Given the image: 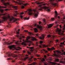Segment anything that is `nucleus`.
<instances>
[{
    "label": "nucleus",
    "instance_id": "nucleus-1",
    "mask_svg": "<svg viewBox=\"0 0 65 65\" xmlns=\"http://www.w3.org/2000/svg\"><path fill=\"white\" fill-rule=\"evenodd\" d=\"M46 5V4H44L42 5H39L36 9L33 10L34 13L32 12V10L31 9H28L29 14L30 15L33 14L35 17V18H37V17H38V14H39V10H41L43 9V8L41 7L42 5Z\"/></svg>",
    "mask_w": 65,
    "mask_h": 65
},
{
    "label": "nucleus",
    "instance_id": "nucleus-2",
    "mask_svg": "<svg viewBox=\"0 0 65 65\" xmlns=\"http://www.w3.org/2000/svg\"><path fill=\"white\" fill-rule=\"evenodd\" d=\"M30 37L28 36L27 37V38H26V40L24 42H22V40H20L19 41H18L17 42H15L16 44H22L23 45H26V42H29V41H28V39H30Z\"/></svg>",
    "mask_w": 65,
    "mask_h": 65
},
{
    "label": "nucleus",
    "instance_id": "nucleus-3",
    "mask_svg": "<svg viewBox=\"0 0 65 65\" xmlns=\"http://www.w3.org/2000/svg\"><path fill=\"white\" fill-rule=\"evenodd\" d=\"M16 45H11L8 47V48H9L10 50H11L12 48H14L16 50H17V51H19L20 50V49H21V48L19 46H18L17 47V48L18 49H17L16 48Z\"/></svg>",
    "mask_w": 65,
    "mask_h": 65
},
{
    "label": "nucleus",
    "instance_id": "nucleus-4",
    "mask_svg": "<svg viewBox=\"0 0 65 65\" xmlns=\"http://www.w3.org/2000/svg\"><path fill=\"white\" fill-rule=\"evenodd\" d=\"M3 20H2V22H4L5 21H6L7 19L10 20V21H11L12 20V19L10 18V17L8 15L7 17L4 16L2 18Z\"/></svg>",
    "mask_w": 65,
    "mask_h": 65
},
{
    "label": "nucleus",
    "instance_id": "nucleus-5",
    "mask_svg": "<svg viewBox=\"0 0 65 65\" xmlns=\"http://www.w3.org/2000/svg\"><path fill=\"white\" fill-rule=\"evenodd\" d=\"M54 52L55 53H57V55L56 54H54L53 55V57H58L59 55H61L62 54V53L60 52V51L58 50L56 51H55Z\"/></svg>",
    "mask_w": 65,
    "mask_h": 65
},
{
    "label": "nucleus",
    "instance_id": "nucleus-6",
    "mask_svg": "<svg viewBox=\"0 0 65 65\" xmlns=\"http://www.w3.org/2000/svg\"><path fill=\"white\" fill-rule=\"evenodd\" d=\"M6 54L7 55L8 57H11V56H12L14 58L17 57V55H13V54L11 53L10 52H6Z\"/></svg>",
    "mask_w": 65,
    "mask_h": 65
},
{
    "label": "nucleus",
    "instance_id": "nucleus-7",
    "mask_svg": "<svg viewBox=\"0 0 65 65\" xmlns=\"http://www.w3.org/2000/svg\"><path fill=\"white\" fill-rule=\"evenodd\" d=\"M58 34L59 35H60V36L59 37L60 38H61V35H64V34L63 33L64 32V31H62V32H61V29H60L59 30H58Z\"/></svg>",
    "mask_w": 65,
    "mask_h": 65
},
{
    "label": "nucleus",
    "instance_id": "nucleus-8",
    "mask_svg": "<svg viewBox=\"0 0 65 65\" xmlns=\"http://www.w3.org/2000/svg\"><path fill=\"white\" fill-rule=\"evenodd\" d=\"M1 1L4 4V5L6 6H7V5H10V2H8L7 3H4V0H1Z\"/></svg>",
    "mask_w": 65,
    "mask_h": 65
},
{
    "label": "nucleus",
    "instance_id": "nucleus-9",
    "mask_svg": "<svg viewBox=\"0 0 65 65\" xmlns=\"http://www.w3.org/2000/svg\"><path fill=\"white\" fill-rule=\"evenodd\" d=\"M32 26L33 27H37V28H38L40 29V30H41L42 29V27H41V26H39L36 24H33L32 25Z\"/></svg>",
    "mask_w": 65,
    "mask_h": 65
},
{
    "label": "nucleus",
    "instance_id": "nucleus-10",
    "mask_svg": "<svg viewBox=\"0 0 65 65\" xmlns=\"http://www.w3.org/2000/svg\"><path fill=\"white\" fill-rule=\"evenodd\" d=\"M55 0H50V2H51V4L52 5H54L55 6L57 5V3H54L53 2H54V1H55Z\"/></svg>",
    "mask_w": 65,
    "mask_h": 65
},
{
    "label": "nucleus",
    "instance_id": "nucleus-11",
    "mask_svg": "<svg viewBox=\"0 0 65 65\" xmlns=\"http://www.w3.org/2000/svg\"><path fill=\"white\" fill-rule=\"evenodd\" d=\"M6 8V7L0 6V11L2 13L3 11H4V10L3 9H2L1 8Z\"/></svg>",
    "mask_w": 65,
    "mask_h": 65
},
{
    "label": "nucleus",
    "instance_id": "nucleus-12",
    "mask_svg": "<svg viewBox=\"0 0 65 65\" xmlns=\"http://www.w3.org/2000/svg\"><path fill=\"white\" fill-rule=\"evenodd\" d=\"M44 8L46 10V11H47L48 12H49L51 11V10H50V8L48 7L45 6L44 7Z\"/></svg>",
    "mask_w": 65,
    "mask_h": 65
},
{
    "label": "nucleus",
    "instance_id": "nucleus-13",
    "mask_svg": "<svg viewBox=\"0 0 65 65\" xmlns=\"http://www.w3.org/2000/svg\"><path fill=\"white\" fill-rule=\"evenodd\" d=\"M16 36L17 37H19L20 40L22 39V38H25V37H24V36H22V37H20V36L18 35H17Z\"/></svg>",
    "mask_w": 65,
    "mask_h": 65
},
{
    "label": "nucleus",
    "instance_id": "nucleus-14",
    "mask_svg": "<svg viewBox=\"0 0 65 65\" xmlns=\"http://www.w3.org/2000/svg\"><path fill=\"white\" fill-rule=\"evenodd\" d=\"M47 50L48 51H51L52 50H55V48H54V47H53L52 48H47Z\"/></svg>",
    "mask_w": 65,
    "mask_h": 65
},
{
    "label": "nucleus",
    "instance_id": "nucleus-15",
    "mask_svg": "<svg viewBox=\"0 0 65 65\" xmlns=\"http://www.w3.org/2000/svg\"><path fill=\"white\" fill-rule=\"evenodd\" d=\"M45 61V59L43 58L42 59H41V61L44 63V64L45 65H47V64H46V62H44V61Z\"/></svg>",
    "mask_w": 65,
    "mask_h": 65
},
{
    "label": "nucleus",
    "instance_id": "nucleus-16",
    "mask_svg": "<svg viewBox=\"0 0 65 65\" xmlns=\"http://www.w3.org/2000/svg\"><path fill=\"white\" fill-rule=\"evenodd\" d=\"M53 26V24H52L48 25V28H52Z\"/></svg>",
    "mask_w": 65,
    "mask_h": 65
},
{
    "label": "nucleus",
    "instance_id": "nucleus-17",
    "mask_svg": "<svg viewBox=\"0 0 65 65\" xmlns=\"http://www.w3.org/2000/svg\"><path fill=\"white\" fill-rule=\"evenodd\" d=\"M28 54H29L30 55V59H32L33 58V57L31 54V53L30 52H28Z\"/></svg>",
    "mask_w": 65,
    "mask_h": 65
},
{
    "label": "nucleus",
    "instance_id": "nucleus-18",
    "mask_svg": "<svg viewBox=\"0 0 65 65\" xmlns=\"http://www.w3.org/2000/svg\"><path fill=\"white\" fill-rule=\"evenodd\" d=\"M12 42H11L10 43H9L7 42H5L4 43V44H8L9 45V44H12Z\"/></svg>",
    "mask_w": 65,
    "mask_h": 65
},
{
    "label": "nucleus",
    "instance_id": "nucleus-19",
    "mask_svg": "<svg viewBox=\"0 0 65 65\" xmlns=\"http://www.w3.org/2000/svg\"><path fill=\"white\" fill-rule=\"evenodd\" d=\"M43 21L44 22V24H43L42 25H45V24H46V22L45 21V19H44L43 20Z\"/></svg>",
    "mask_w": 65,
    "mask_h": 65
},
{
    "label": "nucleus",
    "instance_id": "nucleus-20",
    "mask_svg": "<svg viewBox=\"0 0 65 65\" xmlns=\"http://www.w3.org/2000/svg\"><path fill=\"white\" fill-rule=\"evenodd\" d=\"M12 7L13 8H14L15 10H17L18 9L17 8H18V7H17V6H12Z\"/></svg>",
    "mask_w": 65,
    "mask_h": 65
},
{
    "label": "nucleus",
    "instance_id": "nucleus-21",
    "mask_svg": "<svg viewBox=\"0 0 65 65\" xmlns=\"http://www.w3.org/2000/svg\"><path fill=\"white\" fill-rule=\"evenodd\" d=\"M48 63H49V64H52V65H55V64H56V63L55 62H51L50 61H48Z\"/></svg>",
    "mask_w": 65,
    "mask_h": 65
},
{
    "label": "nucleus",
    "instance_id": "nucleus-22",
    "mask_svg": "<svg viewBox=\"0 0 65 65\" xmlns=\"http://www.w3.org/2000/svg\"><path fill=\"white\" fill-rule=\"evenodd\" d=\"M31 40L32 41H34V40H35V41H36V40H37V39H36V38L34 37H32Z\"/></svg>",
    "mask_w": 65,
    "mask_h": 65
},
{
    "label": "nucleus",
    "instance_id": "nucleus-23",
    "mask_svg": "<svg viewBox=\"0 0 65 65\" xmlns=\"http://www.w3.org/2000/svg\"><path fill=\"white\" fill-rule=\"evenodd\" d=\"M55 18H57L58 15V13H57V11H55Z\"/></svg>",
    "mask_w": 65,
    "mask_h": 65
},
{
    "label": "nucleus",
    "instance_id": "nucleus-24",
    "mask_svg": "<svg viewBox=\"0 0 65 65\" xmlns=\"http://www.w3.org/2000/svg\"><path fill=\"white\" fill-rule=\"evenodd\" d=\"M34 30L35 32L36 33L38 32V30H37V28H34Z\"/></svg>",
    "mask_w": 65,
    "mask_h": 65
},
{
    "label": "nucleus",
    "instance_id": "nucleus-25",
    "mask_svg": "<svg viewBox=\"0 0 65 65\" xmlns=\"http://www.w3.org/2000/svg\"><path fill=\"white\" fill-rule=\"evenodd\" d=\"M44 38V36H43L42 37H39L40 39H41L42 40V39H43Z\"/></svg>",
    "mask_w": 65,
    "mask_h": 65
},
{
    "label": "nucleus",
    "instance_id": "nucleus-26",
    "mask_svg": "<svg viewBox=\"0 0 65 65\" xmlns=\"http://www.w3.org/2000/svg\"><path fill=\"white\" fill-rule=\"evenodd\" d=\"M19 1V5H21V4H23V3H22V2L20 0H18Z\"/></svg>",
    "mask_w": 65,
    "mask_h": 65
},
{
    "label": "nucleus",
    "instance_id": "nucleus-27",
    "mask_svg": "<svg viewBox=\"0 0 65 65\" xmlns=\"http://www.w3.org/2000/svg\"><path fill=\"white\" fill-rule=\"evenodd\" d=\"M18 20H19V19H17L16 18H15L14 19V22H15L16 21H18Z\"/></svg>",
    "mask_w": 65,
    "mask_h": 65
},
{
    "label": "nucleus",
    "instance_id": "nucleus-28",
    "mask_svg": "<svg viewBox=\"0 0 65 65\" xmlns=\"http://www.w3.org/2000/svg\"><path fill=\"white\" fill-rule=\"evenodd\" d=\"M27 48H30L31 50H32V49H33V48H34V47H27Z\"/></svg>",
    "mask_w": 65,
    "mask_h": 65
},
{
    "label": "nucleus",
    "instance_id": "nucleus-29",
    "mask_svg": "<svg viewBox=\"0 0 65 65\" xmlns=\"http://www.w3.org/2000/svg\"><path fill=\"white\" fill-rule=\"evenodd\" d=\"M59 60L58 59H55V62H59Z\"/></svg>",
    "mask_w": 65,
    "mask_h": 65
},
{
    "label": "nucleus",
    "instance_id": "nucleus-30",
    "mask_svg": "<svg viewBox=\"0 0 65 65\" xmlns=\"http://www.w3.org/2000/svg\"><path fill=\"white\" fill-rule=\"evenodd\" d=\"M43 46L44 47H48V46L45 45H43Z\"/></svg>",
    "mask_w": 65,
    "mask_h": 65
},
{
    "label": "nucleus",
    "instance_id": "nucleus-31",
    "mask_svg": "<svg viewBox=\"0 0 65 65\" xmlns=\"http://www.w3.org/2000/svg\"><path fill=\"white\" fill-rule=\"evenodd\" d=\"M43 2H40V3H37V4L38 5L39 4H42L43 3Z\"/></svg>",
    "mask_w": 65,
    "mask_h": 65
},
{
    "label": "nucleus",
    "instance_id": "nucleus-32",
    "mask_svg": "<svg viewBox=\"0 0 65 65\" xmlns=\"http://www.w3.org/2000/svg\"><path fill=\"white\" fill-rule=\"evenodd\" d=\"M15 31L17 34H19V32L18 31H17V30H16V29H15Z\"/></svg>",
    "mask_w": 65,
    "mask_h": 65
},
{
    "label": "nucleus",
    "instance_id": "nucleus-33",
    "mask_svg": "<svg viewBox=\"0 0 65 65\" xmlns=\"http://www.w3.org/2000/svg\"><path fill=\"white\" fill-rule=\"evenodd\" d=\"M25 20H28L29 19V17H27L25 18H24Z\"/></svg>",
    "mask_w": 65,
    "mask_h": 65
},
{
    "label": "nucleus",
    "instance_id": "nucleus-34",
    "mask_svg": "<svg viewBox=\"0 0 65 65\" xmlns=\"http://www.w3.org/2000/svg\"><path fill=\"white\" fill-rule=\"evenodd\" d=\"M43 51V52H45V53H47V51H45L44 49H43L42 50Z\"/></svg>",
    "mask_w": 65,
    "mask_h": 65
},
{
    "label": "nucleus",
    "instance_id": "nucleus-35",
    "mask_svg": "<svg viewBox=\"0 0 65 65\" xmlns=\"http://www.w3.org/2000/svg\"><path fill=\"white\" fill-rule=\"evenodd\" d=\"M55 20V19L54 18H51V21L53 22Z\"/></svg>",
    "mask_w": 65,
    "mask_h": 65
},
{
    "label": "nucleus",
    "instance_id": "nucleus-36",
    "mask_svg": "<svg viewBox=\"0 0 65 65\" xmlns=\"http://www.w3.org/2000/svg\"><path fill=\"white\" fill-rule=\"evenodd\" d=\"M19 63H20V64L21 63V64L20 65H24L25 64L24 63H22V62H19Z\"/></svg>",
    "mask_w": 65,
    "mask_h": 65
},
{
    "label": "nucleus",
    "instance_id": "nucleus-37",
    "mask_svg": "<svg viewBox=\"0 0 65 65\" xmlns=\"http://www.w3.org/2000/svg\"><path fill=\"white\" fill-rule=\"evenodd\" d=\"M56 42L59 43L60 42V40H57L56 41Z\"/></svg>",
    "mask_w": 65,
    "mask_h": 65
},
{
    "label": "nucleus",
    "instance_id": "nucleus-38",
    "mask_svg": "<svg viewBox=\"0 0 65 65\" xmlns=\"http://www.w3.org/2000/svg\"><path fill=\"white\" fill-rule=\"evenodd\" d=\"M7 27H11V26L10 25V24H9L8 25H7Z\"/></svg>",
    "mask_w": 65,
    "mask_h": 65
},
{
    "label": "nucleus",
    "instance_id": "nucleus-39",
    "mask_svg": "<svg viewBox=\"0 0 65 65\" xmlns=\"http://www.w3.org/2000/svg\"><path fill=\"white\" fill-rule=\"evenodd\" d=\"M24 32H25V33H27V32H28V31L27 30H24Z\"/></svg>",
    "mask_w": 65,
    "mask_h": 65
},
{
    "label": "nucleus",
    "instance_id": "nucleus-40",
    "mask_svg": "<svg viewBox=\"0 0 65 65\" xmlns=\"http://www.w3.org/2000/svg\"><path fill=\"white\" fill-rule=\"evenodd\" d=\"M24 13L23 12H22L20 13V15H22V14H23Z\"/></svg>",
    "mask_w": 65,
    "mask_h": 65
},
{
    "label": "nucleus",
    "instance_id": "nucleus-41",
    "mask_svg": "<svg viewBox=\"0 0 65 65\" xmlns=\"http://www.w3.org/2000/svg\"><path fill=\"white\" fill-rule=\"evenodd\" d=\"M47 37H51V36L50 35H48L47 36Z\"/></svg>",
    "mask_w": 65,
    "mask_h": 65
},
{
    "label": "nucleus",
    "instance_id": "nucleus-42",
    "mask_svg": "<svg viewBox=\"0 0 65 65\" xmlns=\"http://www.w3.org/2000/svg\"><path fill=\"white\" fill-rule=\"evenodd\" d=\"M44 58L46 59V56L45 55H44Z\"/></svg>",
    "mask_w": 65,
    "mask_h": 65
},
{
    "label": "nucleus",
    "instance_id": "nucleus-43",
    "mask_svg": "<svg viewBox=\"0 0 65 65\" xmlns=\"http://www.w3.org/2000/svg\"><path fill=\"white\" fill-rule=\"evenodd\" d=\"M20 18L21 20H23V15H21L20 16Z\"/></svg>",
    "mask_w": 65,
    "mask_h": 65
},
{
    "label": "nucleus",
    "instance_id": "nucleus-44",
    "mask_svg": "<svg viewBox=\"0 0 65 65\" xmlns=\"http://www.w3.org/2000/svg\"><path fill=\"white\" fill-rule=\"evenodd\" d=\"M13 35V34H12V32H11L10 34H9V35Z\"/></svg>",
    "mask_w": 65,
    "mask_h": 65
},
{
    "label": "nucleus",
    "instance_id": "nucleus-45",
    "mask_svg": "<svg viewBox=\"0 0 65 65\" xmlns=\"http://www.w3.org/2000/svg\"><path fill=\"white\" fill-rule=\"evenodd\" d=\"M8 60H12V58H8L7 59Z\"/></svg>",
    "mask_w": 65,
    "mask_h": 65
},
{
    "label": "nucleus",
    "instance_id": "nucleus-46",
    "mask_svg": "<svg viewBox=\"0 0 65 65\" xmlns=\"http://www.w3.org/2000/svg\"><path fill=\"white\" fill-rule=\"evenodd\" d=\"M40 44H42V43H43V42L41 41H40Z\"/></svg>",
    "mask_w": 65,
    "mask_h": 65
},
{
    "label": "nucleus",
    "instance_id": "nucleus-47",
    "mask_svg": "<svg viewBox=\"0 0 65 65\" xmlns=\"http://www.w3.org/2000/svg\"><path fill=\"white\" fill-rule=\"evenodd\" d=\"M60 44H64V45L65 44H64V42H63V43H62V42L60 43Z\"/></svg>",
    "mask_w": 65,
    "mask_h": 65
},
{
    "label": "nucleus",
    "instance_id": "nucleus-48",
    "mask_svg": "<svg viewBox=\"0 0 65 65\" xmlns=\"http://www.w3.org/2000/svg\"><path fill=\"white\" fill-rule=\"evenodd\" d=\"M34 61H37V59L34 58Z\"/></svg>",
    "mask_w": 65,
    "mask_h": 65
},
{
    "label": "nucleus",
    "instance_id": "nucleus-49",
    "mask_svg": "<svg viewBox=\"0 0 65 65\" xmlns=\"http://www.w3.org/2000/svg\"><path fill=\"white\" fill-rule=\"evenodd\" d=\"M39 24L40 25L41 24V22L40 21L39 22Z\"/></svg>",
    "mask_w": 65,
    "mask_h": 65
},
{
    "label": "nucleus",
    "instance_id": "nucleus-50",
    "mask_svg": "<svg viewBox=\"0 0 65 65\" xmlns=\"http://www.w3.org/2000/svg\"><path fill=\"white\" fill-rule=\"evenodd\" d=\"M25 8V7H24V6H23L22 7V8Z\"/></svg>",
    "mask_w": 65,
    "mask_h": 65
},
{
    "label": "nucleus",
    "instance_id": "nucleus-51",
    "mask_svg": "<svg viewBox=\"0 0 65 65\" xmlns=\"http://www.w3.org/2000/svg\"><path fill=\"white\" fill-rule=\"evenodd\" d=\"M37 57H40V56L39 55H37Z\"/></svg>",
    "mask_w": 65,
    "mask_h": 65
},
{
    "label": "nucleus",
    "instance_id": "nucleus-52",
    "mask_svg": "<svg viewBox=\"0 0 65 65\" xmlns=\"http://www.w3.org/2000/svg\"><path fill=\"white\" fill-rule=\"evenodd\" d=\"M59 26L60 28H62V26H61V25H59Z\"/></svg>",
    "mask_w": 65,
    "mask_h": 65
},
{
    "label": "nucleus",
    "instance_id": "nucleus-53",
    "mask_svg": "<svg viewBox=\"0 0 65 65\" xmlns=\"http://www.w3.org/2000/svg\"><path fill=\"white\" fill-rule=\"evenodd\" d=\"M30 60V61H29V63H31L32 62V61H31V60Z\"/></svg>",
    "mask_w": 65,
    "mask_h": 65
},
{
    "label": "nucleus",
    "instance_id": "nucleus-54",
    "mask_svg": "<svg viewBox=\"0 0 65 65\" xmlns=\"http://www.w3.org/2000/svg\"><path fill=\"white\" fill-rule=\"evenodd\" d=\"M62 40H65V38H62Z\"/></svg>",
    "mask_w": 65,
    "mask_h": 65
},
{
    "label": "nucleus",
    "instance_id": "nucleus-55",
    "mask_svg": "<svg viewBox=\"0 0 65 65\" xmlns=\"http://www.w3.org/2000/svg\"><path fill=\"white\" fill-rule=\"evenodd\" d=\"M12 62H15V61H14V60H12Z\"/></svg>",
    "mask_w": 65,
    "mask_h": 65
},
{
    "label": "nucleus",
    "instance_id": "nucleus-56",
    "mask_svg": "<svg viewBox=\"0 0 65 65\" xmlns=\"http://www.w3.org/2000/svg\"><path fill=\"white\" fill-rule=\"evenodd\" d=\"M28 34H30V35H31V33L30 32H28Z\"/></svg>",
    "mask_w": 65,
    "mask_h": 65
},
{
    "label": "nucleus",
    "instance_id": "nucleus-57",
    "mask_svg": "<svg viewBox=\"0 0 65 65\" xmlns=\"http://www.w3.org/2000/svg\"><path fill=\"white\" fill-rule=\"evenodd\" d=\"M36 44L37 46V45H37V44H38V42H36Z\"/></svg>",
    "mask_w": 65,
    "mask_h": 65
},
{
    "label": "nucleus",
    "instance_id": "nucleus-58",
    "mask_svg": "<svg viewBox=\"0 0 65 65\" xmlns=\"http://www.w3.org/2000/svg\"><path fill=\"white\" fill-rule=\"evenodd\" d=\"M27 5H28V4L26 3V4H25L24 5L25 6H26Z\"/></svg>",
    "mask_w": 65,
    "mask_h": 65
},
{
    "label": "nucleus",
    "instance_id": "nucleus-59",
    "mask_svg": "<svg viewBox=\"0 0 65 65\" xmlns=\"http://www.w3.org/2000/svg\"><path fill=\"white\" fill-rule=\"evenodd\" d=\"M28 58H29V57H27L26 58V59H28Z\"/></svg>",
    "mask_w": 65,
    "mask_h": 65
},
{
    "label": "nucleus",
    "instance_id": "nucleus-60",
    "mask_svg": "<svg viewBox=\"0 0 65 65\" xmlns=\"http://www.w3.org/2000/svg\"><path fill=\"white\" fill-rule=\"evenodd\" d=\"M46 4L48 5V6H49V5H50V3H49L48 4Z\"/></svg>",
    "mask_w": 65,
    "mask_h": 65
},
{
    "label": "nucleus",
    "instance_id": "nucleus-61",
    "mask_svg": "<svg viewBox=\"0 0 65 65\" xmlns=\"http://www.w3.org/2000/svg\"><path fill=\"white\" fill-rule=\"evenodd\" d=\"M36 35L37 36V37H38V34H37Z\"/></svg>",
    "mask_w": 65,
    "mask_h": 65
},
{
    "label": "nucleus",
    "instance_id": "nucleus-62",
    "mask_svg": "<svg viewBox=\"0 0 65 65\" xmlns=\"http://www.w3.org/2000/svg\"><path fill=\"white\" fill-rule=\"evenodd\" d=\"M62 45H60V47H62Z\"/></svg>",
    "mask_w": 65,
    "mask_h": 65
},
{
    "label": "nucleus",
    "instance_id": "nucleus-63",
    "mask_svg": "<svg viewBox=\"0 0 65 65\" xmlns=\"http://www.w3.org/2000/svg\"><path fill=\"white\" fill-rule=\"evenodd\" d=\"M62 29L63 30H65V27H64Z\"/></svg>",
    "mask_w": 65,
    "mask_h": 65
},
{
    "label": "nucleus",
    "instance_id": "nucleus-64",
    "mask_svg": "<svg viewBox=\"0 0 65 65\" xmlns=\"http://www.w3.org/2000/svg\"><path fill=\"white\" fill-rule=\"evenodd\" d=\"M63 19H65V16H64L63 17Z\"/></svg>",
    "mask_w": 65,
    "mask_h": 65
}]
</instances>
